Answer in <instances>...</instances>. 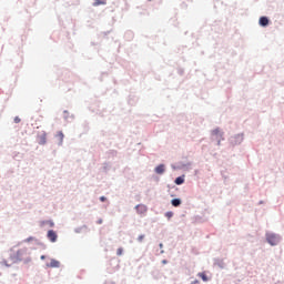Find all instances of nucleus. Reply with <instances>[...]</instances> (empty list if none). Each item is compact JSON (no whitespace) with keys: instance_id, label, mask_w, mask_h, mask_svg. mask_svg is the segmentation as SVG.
<instances>
[{"instance_id":"4468645a","label":"nucleus","mask_w":284,"mask_h":284,"mask_svg":"<svg viewBox=\"0 0 284 284\" xmlns=\"http://www.w3.org/2000/svg\"><path fill=\"white\" fill-rule=\"evenodd\" d=\"M165 216H166V219H172V216H174V213H172V212H166V213H165Z\"/></svg>"},{"instance_id":"4be33fe9","label":"nucleus","mask_w":284,"mask_h":284,"mask_svg":"<svg viewBox=\"0 0 284 284\" xmlns=\"http://www.w3.org/2000/svg\"><path fill=\"white\" fill-rule=\"evenodd\" d=\"M105 200H106L105 196H101V197H100V201H102V203H103Z\"/></svg>"},{"instance_id":"39448f33","label":"nucleus","mask_w":284,"mask_h":284,"mask_svg":"<svg viewBox=\"0 0 284 284\" xmlns=\"http://www.w3.org/2000/svg\"><path fill=\"white\" fill-rule=\"evenodd\" d=\"M260 26H262L263 28H265L266 26H270V19H267V17H261Z\"/></svg>"},{"instance_id":"2eb2a0df","label":"nucleus","mask_w":284,"mask_h":284,"mask_svg":"<svg viewBox=\"0 0 284 284\" xmlns=\"http://www.w3.org/2000/svg\"><path fill=\"white\" fill-rule=\"evenodd\" d=\"M63 136H64V135H63V132H61V131L58 132V138L60 139V141H63Z\"/></svg>"},{"instance_id":"9b49d317","label":"nucleus","mask_w":284,"mask_h":284,"mask_svg":"<svg viewBox=\"0 0 284 284\" xmlns=\"http://www.w3.org/2000/svg\"><path fill=\"white\" fill-rule=\"evenodd\" d=\"M183 183H185V180L183 178L179 176V178L175 179V184L176 185H183Z\"/></svg>"},{"instance_id":"a211bd4d","label":"nucleus","mask_w":284,"mask_h":284,"mask_svg":"<svg viewBox=\"0 0 284 284\" xmlns=\"http://www.w3.org/2000/svg\"><path fill=\"white\" fill-rule=\"evenodd\" d=\"M143 239H145V235H140V236L138 237V241H139L140 243H142Z\"/></svg>"},{"instance_id":"7ed1b4c3","label":"nucleus","mask_w":284,"mask_h":284,"mask_svg":"<svg viewBox=\"0 0 284 284\" xmlns=\"http://www.w3.org/2000/svg\"><path fill=\"white\" fill-rule=\"evenodd\" d=\"M135 210H136L138 214H145L148 212V206L144 204H138L135 206Z\"/></svg>"},{"instance_id":"5701e85b","label":"nucleus","mask_w":284,"mask_h":284,"mask_svg":"<svg viewBox=\"0 0 284 284\" xmlns=\"http://www.w3.org/2000/svg\"><path fill=\"white\" fill-rule=\"evenodd\" d=\"M41 261H45V255H41Z\"/></svg>"},{"instance_id":"f257e3e1","label":"nucleus","mask_w":284,"mask_h":284,"mask_svg":"<svg viewBox=\"0 0 284 284\" xmlns=\"http://www.w3.org/2000/svg\"><path fill=\"white\" fill-rule=\"evenodd\" d=\"M266 241L270 243V245H278V242L281 241V237L276 234H267Z\"/></svg>"},{"instance_id":"393cba45","label":"nucleus","mask_w":284,"mask_h":284,"mask_svg":"<svg viewBox=\"0 0 284 284\" xmlns=\"http://www.w3.org/2000/svg\"><path fill=\"white\" fill-rule=\"evenodd\" d=\"M162 263L165 265V263H168V261L163 260Z\"/></svg>"},{"instance_id":"1a4fd4ad","label":"nucleus","mask_w":284,"mask_h":284,"mask_svg":"<svg viewBox=\"0 0 284 284\" xmlns=\"http://www.w3.org/2000/svg\"><path fill=\"white\" fill-rule=\"evenodd\" d=\"M173 207H179V205H181V200L180 199H173L171 201Z\"/></svg>"},{"instance_id":"f3484780","label":"nucleus","mask_w":284,"mask_h":284,"mask_svg":"<svg viewBox=\"0 0 284 284\" xmlns=\"http://www.w3.org/2000/svg\"><path fill=\"white\" fill-rule=\"evenodd\" d=\"M30 241H34L33 236L28 237L27 240H24L26 243H30Z\"/></svg>"},{"instance_id":"0eeeda50","label":"nucleus","mask_w":284,"mask_h":284,"mask_svg":"<svg viewBox=\"0 0 284 284\" xmlns=\"http://www.w3.org/2000/svg\"><path fill=\"white\" fill-rule=\"evenodd\" d=\"M212 135L216 136V139H223V132L220 129H214Z\"/></svg>"},{"instance_id":"20e7f679","label":"nucleus","mask_w":284,"mask_h":284,"mask_svg":"<svg viewBox=\"0 0 284 284\" xmlns=\"http://www.w3.org/2000/svg\"><path fill=\"white\" fill-rule=\"evenodd\" d=\"M24 255H26V250L23 248L18 250L16 255L17 261H22Z\"/></svg>"},{"instance_id":"9d476101","label":"nucleus","mask_w":284,"mask_h":284,"mask_svg":"<svg viewBox=\"0 0 284 284\" xmlns=\"http://www.w3.org/2000/svg\"><path fill=\"white\" fill-rule=\"evenodd\" d=\"M45 133H43L42 135L39 136V143L40 145H45Z\"/></svg>"},{"instance_id":"f8f14e48","label":"nucleus","mask_w":284,"mask_h":284,"mask_svg":"<svg viewBox=\"0 0 284 284\" xmlns=\"http://www.w3.org/2000/svg\"><path fill=\"white\" fill-rule=\"evenodd\" d=\"M197 276H200V278H202L204 282L207 281V275L205 273H199Z\"/></svg>"},{"instance_id":"a878e982","label":"nucleus","mask_w":284,"mask_h":284,"mask_svg":"<svg viewBox=\"0 0 284 284\" xmlns=\"http://www.w3.org/2000/svg\"><path fill=\"white\" fill-rule=\"evenodd\" d=\"M149 1H152V0H149Z\"/></svg>"},{"instance_id":"6ab92c4d","label":"nucleus","mask_w":284,"mask_h":284,"mask_svg":"<svg viewBox=\"0 0 284 284\" xmlns=\"http://www.w3.org/2000/svg\"><path fill=\"white\" fill-rule=\"evenodd\" d=\"M14 123H21V119L19 116L14 118Z\"/></svg>"},{"instance_id":"aec40b11","label":"nucleus","mask_w":284,"mask_h":284,"mask_svg":"<svg viewBox=\"0 0 284 284\" xmlns=\"http://www.w3.org/2000/svg\"><path fill=\"white\" fill-rule=\"evenodd\" d=\"M103 223V219L98 220V225H101Z\"/></svg>"},{"instance_id":"6e6552de","label":"nucleus","mask_w":284,"mask_h":284,"mask_svg":"<svg viewBox=\"0 0 284 284\" xmlns=\"http://www.w3.org/2000/svg\"><path fill=\"white\" fill-rule=\"evenodd\" d=\"M155 172L156 174H163V172H165V165L160 164L155 168Z\"/></svg>"},{"instance_id":"dca6fc26","label":"nucleus","mask_w":284,"mask_h":284,"mask_svg":"<svg viewBox=\"0 0 284 284\" xmlns=\"http://www.w3.org/2000/svg\"><path fill=\"white\" fill-rule=\"evenodd\" d=\"M116 254H118V256H121L123 254V250L121 247L118 248Z\"/></svg>"},{"instance_id":"f03ea898","label":"nucleus","mask_w":284,"mask_h":284,"mask_svg":"<svg viewBox=\"0 0 284 284\" xmlns=\"http://www.w3.org/2000/svg\"><path fill=\"white\" fill-rule=\"evenodd\" d=\"M47 239H49L51 243H57V239H59V236L57 235V232H54L53 230H50L47 233Z\"/></svg>"},{"instance_id":"b1692460","label":"nucleus","mask_w":284,"mask_h":284,"mask_svg":"<svg viewBox=\"0 0 284 284\" xmlns=\"http://www.w3.org/2000/svg\"><path fill=\"white\" fill-rule=\"evenodd\" d=\"M219 145H221V139L217 140Z\"/></svg>"},{"instance_id":"ddd939ff","label":"nucleus","mask_w":284,"mask_h":284,"mask_svg":"<svg viewBox=\"0 0 284 284\" xmlns=\"http://www.w3.org/2000/svg\"><path fill=\"white\" fill-rule=\"evenodd\" d=\"M50 225V227H54V222L52 221H47V222H42V225Z\"/></svg>"},{"instance_id":"423d86ee","label":"nucleus","mask_w":284,"mask_h":284,"mask_svg":"<svg viewBox=\"0 0 284 284\" xmlns=\"http://www.w3.org/2000/svg\"><path fill=\"white\" fill-rule=\"evenodd\" d=\"M47 267H61V262L53 258L49 264H47Z\"/></svg>"},{"instance_id":"412c9836","label":"nucleus","mask_w":284,"mask_h":284,"mask_svg":"<svg viewBox=\"0 0 284 284\" xmlns=\"http://www.w3.org/2000/svg\"><path fill=\"white\" fill-rule=\"evenodd\" d=\"M97 2H95V6H101V3H103V2H101L100 0H95Z\"/></svg>"}]
</instances>
